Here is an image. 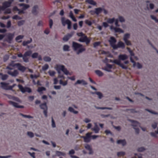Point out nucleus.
<instances>
[{
	"label": "nucleus",
	"mask_w": 158,
	"mask_h": 158,
	"mask_svg": "<svg viewBox=\"0 0 158 158\" xmlns=\"http://www.w3.org/2000/svg\"><path fill=\"white\" fill-rule=\"evenodd\" d=\"M116 40L114 37L111 36L110 37V40L108 41L110 43V45L113 49L115 50L118 48H121L122 49H124L125 48L124 44L121 41H119L117 44H115L116 42Z\"/></svg>",
	"instance_id": "obj_1"
},
{
	"label": "nucleus",
	"mask_w": 158,
	"mask_h": 158,
	"mask_svg": "<svg viewBox=\"0 0 158 158\" xmlns=\"http://www.w3.org/2000/svg\"><path fill=\"white\" fill-rule=\"evenodd\" d=\"M32 52L31 50H29L25 52L23 55L21 53H20L18 54L17 56L19 57H22L24 61L27 62L29 61V60L27 56H30L32 54Z\"/></svg>",
	"instance_id": "obj_2"
},
{
	"label": "nucleus",
	"mask_w": 158,
	"mask_h": 158,
	"mask_svg": "<svg viewBox=\"0 0 158 158\" xmlns=\"http://www.w3.org/2000/svg\"><path fill=\"white\" fill-rule=\"evenodd\" d=\"M129 120L132 123L131 126L134 127L133 128L135 130L136 133L138 134L139 132V129L138 128H136V127H140V123L137 121L134 120L129 119Z\"/></svg>",
	"instance_id": "obj_3"
},
{
	"label": "nucleus",
	"mask_w": 158,
	"mask_h": 158,
	"mask_svg": "<svg viewBox=\"0 0 158 158\" xmlns=\"http://www.w3.org/2000/svg\"><path fill=\"white\" fill-rule=\"evenodd\" d=\"M61 21L62 25L64 26H65L66 24L68 25V29H70L71 28V22L69 19L65 20V18L64 17H62L61 18Z\"/></svg>",
	"instance_id": "obj_4"
},
{
	"label": "nucleus",
	"mask_w": 158,
	"mask_h": 158,
	"mask_svg": "<svg viewBox=\"0 0 158 158\" xmlns=\"http://www.w3.org/2000/svg\"><path fill=\"white\" fill-rule=\"evenodd\" d=\"M109 62H112L118 65L121 67L122 69H127L128 67L127 66L124 65L123 64L120 63L119 60H118L117 59H115L114 60H112L111 59L109 60Z\"/></svg>",
	"instance_id": "obj_5"
},
{
	"label": "nucleus",
	"mask_w": 158,
	"mask_h": 158,
	"mask_svg": "<svg viewBox=\"0 0 158 158\" xmlns=\"http://www.w3.org/2000/svg\"><path fill=\"white\" fill-rule=\"evenodd\" d=\"M18 87L19 89L23 93H24L26 92L28 93H31L32 92L31 89L29 87H23L22 85L20 84L18 85Z\"/></svg>",
	"instance_id": "obj_6"
},
{
	"label": "nucleus",
	"mask_w": 158,
	"mask_h": 158,
	"mask_svg": "<svg viewBox=\"0 0 158 158\" xmlns=\"http://www.w3.org/2000/svg\"><path fill=\"white\" fill-rule=\"evenodd\" d=\"M91 132H88L86 134L85 136H83L81 138H83L85 142L88 143L91 140Z\"/></svg>",
	"instance_id": "obj_7"
},
{
	"label": "nucleus",
	"mask_w": 158,
	"mask_h": 158,
	"mask_svg": "<svg viewBox=\"0 0 158 158\" xmlns=\"http://www.w3.org/2000/svg\"><path fill=\"white\" fill-rule=\"evenodd\" d=\"M57 69L60 70L62 71L66 75H70L69 72L67 70V69L65 68L64 66L63 65H58L57 67Z\"/></svg>",
	"instance_id": "obj_8"
},
{
	"label": "nucleus",
	"mask_w": 158,
	"mask_h": 158,
	"mask_svg": "<svg viewBox=\"0 0 158 158\" xmlns=\"http://www.w3.org/2000/svg\"><path fill=\"white\" fill-rule=\"evenodd\" d=\"M79 41L81 42H85L87 44H89L90 41V40L85 35L81 37L79 39Z\"/></svg>",
	"instance_id": "obj_9"
},
{
	"label": "nucleus",
	"mask_w": 158,
	"mask_h": 158,
	"mask_svg": "<svg viewBox=\"0 0 158 158\" xmlns=\"http://www.w3.org/2000/svg\"><path fill=\"white\" fill-rule=\"evenodd\" d=\"M74 33V31H71L70 33L66 35H65L63 38V40L65 41H67L69 38L72 37Z\"/></svg>",
	"instance_id": "obj_10"
},
{
	"label": "nucleus",
	"mask_w": 158,
	"mask_h": 158,
	"mask_svg": "<svg viewBox=\"0 0 158 158\" xmlns=\"http://www.w3.org/2000/svg\"><path fill=\"white\" fill-rule=\"evenodd\" d=\"M73 48L74 50L76 51L78 48L82 47V45L76 42H73Z\"/></svg>",
	"instance_id": "obj_11"
},
{
	"label": "nucleus",
	"mask_w": 158,
	"mask_h": 158,
	"mask_svg": "<svg viewBox=\"0 0 158 158\" xmlns=\"http://www.w3.org/2000/svg\"><path fill=\"white\" fill-rule=\"evenodd\" d=\"M128 57L127 56L126 54H120L118 56V60H119L120 63L121 60H124L127 59Z\"/></svg>",
	"instance_id": "obj_12"
},
{
	"label": "nucleus",
	"mask_w": 158,
	"mask_h": 158,
	"mask_svg": "<svg viewBox=\"0 0 158 158\" xmlns=\"http://www.w3.org/2000/svg\"><path fill=\"white\" fill-rule=\"evenodd\" d=\"M8 102L10 104L12 105L14 107L16 108H22L24 107L23 106L19 105L18 103L11 101H9Z\"/></svg>",
	"instance_id": "obj_13"
},
{
	"label": "nucleus",
	"mask_w": 158,
	"mask_h": 158,
	"mask_svg": "<svg viewBox=\"0 0 158 158\" xmlns=\"http://www.w3.org/2000/svg\"><path fill=\"white\" fill-rule=\"evenodd\" d=\"M14 33H9L7 36V39L6 40V41L9 43H11V41L13 40L14 37Z\"/></svg>",
	"instance_id": "obj_14"
},
{
	"label": "nucleus",
	"mask_w": 158,
	"mask_h": 158,
	"mask_svg": "<svg viewBox=\"0 0 158 158\" xmlns=\"http://www.w3.org/2000/svg\"><path fill=\"white\" fill-rule=\"evenodd\" d=\"M7 73L12 77H15L19 74V72L18 70H15L13 72L8 71H7Z\"/></svg>",
	"instance_id": "obj_15"
},
{
	"label": "nucleus",
	"mask_w": 158,
	"mask_h": 158,
	"mask_svg": "<svg viewBox=\"0 0 158 158\" xmlns=\"http://www.w3.org/2000/svg\"><path fill=\"white\" fill-rule=\"evenodd\" d=\"M103 8L101 7L96 8L95 9V11L91 10L90 12H93L94 13L98 15L103 11Z\"/></svg>",
	"instance_id": "obj_16"
},
{
	"label": "nucleus",
	"mask_w": 158,
	"mask_h": 158,
	"mask_svg": "<svg viewBox=\"0 0 158 158\" xmlns=\"http://www.w3.org/2000/svg\"><path fill=\"white\" fill-rule=\"evenodd\" d=\"M11 2L10 1H5L2 3V6L5 9L10 6Z\"/></svg>",
	"instance_id": "obj_17"
},
{
	"label": "nucleus",
	"mask_w": 158,
	"mask_h": 158,
	"mask_svg": "<svg viewBox=\"0 0 158 158\" xmlns=\"http://www.w3.org/2000/svg\"><path fill=\"white\" fill-rule=\"evenodd\" d=\"M16 67L18 68L19 70L22 72L26 70V68L21 65L20 63H17Z\"/></svg>",
	"instance_id": "obj_18"
},
{
	"label": "nucleus",
	"mask_w": 158,
	"mask_h": 158,
	"mask_svg": "<svg viewBox=\"0 0 158 158\" xmlns=\"http://www.w3.org/2000/svg\"><path fill=\"white\" fill-rule=\"evenodd\" d=\"M38 9V6L37 5H35L33 8L32 13L34 15H36L38 14L37 9Z\"/></svg>",
	"instance_id": "obj_19"
},
{
	"label": "nucleus",
	"mask_w": 158,
	"mask_h": 158,
	"mask_svg": "<svg viewBox=\"0 0 158 158\" xmlns=\"http://www.w3.org/2000/svg\"><path fill=\"white\" fill-rule=\"evenodd\" d=\"M9 84V83H6L4 82H1L0 83L1 87L3 89L6 90H7V89L8 85Z\"/></svg>",
	"instance_id": "obj_20"
},
{
	"label": "nucleus",
	"mask_w": 158,
	"mask_h": 158,
	"mask_svg": "<svg viewBox=\"0 0 158 158\" xmlns=\"http://www.w3.org/2000/svg\"><path fill=\"white\" fill-rule=\"evenodd\" d=\"M106 66L105 68V70L108 72H110V69L112 68V65L107 63L106 64Z\"/></svg>",
	"instance_id": "obj_21"
},
{
	"label": "nucleus",
	"mask_w": 158,
	"mask_h": 158,
	"mask_svg": "<svg viewBox=\"0 0 158 158\" xmlns=\"http://www.w3.org/2000/svg\"><path fill=\"white\" fill-rule=\"evenodd\" d=\"M94 124V128H92V130L93 131H94L95 133H98L100 130V129L99 127H98L96 123H95Z\"/></svg>",
	"instance_id": "obj_22"
},
{
	"label": "nucleus",
	"mask_w": 158,
	"mask_h": 158,
	"mask_svg": "<svg viewBox=\"0 0 158 158\" xmlns=\"http://www.w3.org/2000/svg\"><path fill=\"white\" fill-rule=\"evenodd\" d=\"M82 83L83 85H86L87 83L84 80H78L75 83V85L77 84H80Z\"/></svg>",
	"instance_id": "obj_23"
},
{
	"label": "nucleus",
	"mask_w": 158,
	"mask_h": 158,
	"mask_svg": "<svg viewBox=\"0 0 158 158\" xmlns=\"http://www.w3.org/2000/svg\"><path fill=\"white\" fill-rule=\"evenodd\" d=\"M19 5L20 6H23V10H25L30 7V6L29 5L24 3L19 4Z\"/></svg>",
	"instance_id": "obj_24"
},
{
	"label": "nucleus",
	"mask_w": 158,
	"mask_h": 158,
	"mask_svg": "<svg viewBox=\"0 0 158 158\" xmlns=\"http://www.w3.org/2000/svg\"><path fill=\"white\" fill-rule=\"evenodd\" d=\"M85 2L94 6H95L97 4L96 2L93 0H86Z\"/></svg>",
	"instance_id": "obj_25"
},
{
	"label": "nucleus",
	"mask_w": 158,
	"mask_h": 158,
	"mask_svg": "<svg viewBox=\"0 0 158 158\" xmlns=\"http://www.w3.org/2000/svg\"><path fill=\"white\" fill-rule=\"evenodd\" d=\"M117 143L118 144H121L123 146L125 145L126 144V142L125 139L118 140L117 141Z\"/></svg>",
	"instance_id": "obj_26"
},
{
	"label": "nucleus",
	"mask_w": 158,
	"mask_h": 158,
	"mask_svg": "<svg viewBox=\"0 0 158 158\" xmlns=\"http://www.w3.org/2000/svg\"><path fill=\"white\" fill-rule=\"evenodd\" d=\"M40 108L43 109L44 110L47 109V104L46 102H44L40 104Z\"/></svg>",
	"instance_id": "obj_27"
},
{
	"label": "nucleus",
	"mask_w": 158,
	"mask_h": 158,
	"mask_svg": "<svg viewBox=\"0 0 158 158\" xmlns=\"http://www.w3.org/2000/svg\"><path fill=\"white\" fill-rule=\"evenodd\" d=\"M32 39L31 38H30V40H27V41H24L23 42V45L24 46H26L27 44H29L31 42Z\"/></svg>",
	"instance_id": "obj_28"
},
{
	"label": "nucleus",
	"mask_w": 158,
	"mask_h": 158,
	"mask_svg": "<svg viewBox=\"0 0 158 158\" xmlns=\"http://www.w3.org/2000/svg\"><path fill=\"white\" fill-rule=\"evenodd\" d=\"M96 109H102V110H105V109H108L109 110H112V108L111 107H99L97 106H95Z\"/></svg>",
	"instance_id": "obj_29"
},
{
	"label": "nucleus",
	"mask_w": 158,
	"mask_h": 158,
	"mask_svg": "<svg viewBox=\"0 0 158 158\" xmlns=\"http://www.w3.org/2000/svg\"><path fill=\"white\" fill-rule=\"evenodd\" d=\"M95 73L99 77L102 76L103 75V73L99 70H95Z\"/></svg>",
	"instance_id": "obj_30"
},
{
	"label": "nucleus",
	"mask_w": 158,
	"mask_h": 158,
	"mask_svg": "<svg viewBox=\"0 0 158 158\" xmlns=\"http://www.w3.org/2000/svg\"><path fill=\"white\" fill-rule=\"evenodd\" d=\"M19 114L24 118H33V117L30 115H25L22 113H20Z\"/></svg>",
	"instance_id": "obj_31"
},
{
	"label": "nucleus",
	"mask_w": 158,
	"mask_h": 158,
	"mask_svg": "<svg viewBox=\"0 0 158 158\" xmlns=\"http://www.w3.org/2000/svg\"><path fill=\"white\" fill-rule=\"evenodd\" d=\"M46 90V89L45 88L43 87H39L38 88L37 91L40 93H41V92L43 91H45Z\"/></svg>",
	"instance_id": "obj_32"
},
{
	"label": "nucleus",
	"mask_w": 158,
	"mask_h": 158,
	"mask_svg": "<svg viewBox=\"0 0 158 158\" xmlns=\"http://www.w3.org/2000/svg\"><path fill=\"white\" fill-rule=\"evenodd\" d=\"M114 31L116 32L123 33V30L119 28H114Z\"/></svg>",
	"instance_id": "obj_33"
},
{
	"label": "nucleus",
	"mask_w": 158,
	"mask_h": 158,
	"mask_svg": "<svg viewBox=\"0 0 158 158\" xmlns=\"http://www.w3.org/2000/svg\"><path fill=\"white\" fill-rule=\"evenodd\" d=\"M6 95L7 96L8 98L9 99H12L14 100H16L17 101H18V100L19 99L18 98H16L15 97L12 96L11 95Z\"/></svg>",
	"instance_id": "obj_34"
},
{
	"label": "nucleus",
	"mask_w": 158,
	"mask_h": 158,
	"mask_svg": "<svg viewBox=\"0 0 158 158\" xmlns=\"http://www.w3.org/2000/svg\"><path fill=\"white\" fill-rule=\"evenodd\" d=\"M115 20L114 18L109 19L107 21V22L109 23H112L115 21Z\"/></svg>",
	"instance_id": "obj_35"
},
{
	"label": "nucleus",
	"mask_w": 158,
	"mask_h": 158,
	"mask_svg": "<svg viewBox=\"0 0 158 158\" xmlns=\"http://www.w3.org/2000/svg\"><path fill=\"white\" fill-rule=\"evenodd\" d=\"M85 23L86 24L89 26H91L92 24V22L88 19L85 20Z\"/></svg>",
	"instance_id": "obj_36"
},
{
	"label": "nucleus",
	"mask_w": 158,
	"mask_h": 158,
	"mask_svg": "<svg viewBox=\"0 0 158 158\" xmlns=\"http://www.w3.org/2000/svg\"><path fill=\"white\" fill-rule=\"evenodd\" d=\"M130 37V34L128 33H127L124 35V37H123V40L124 41L126 40H128V39Z\"/></svg>",
	"instance_id": "obj_37"
},
{
	"label": "nucleus",
	"mask_w": 158,
	"mask_h": 158,
	"mask_svg": "<svg viewBox=\"0 0 158 158\" xmlns=\"http://www.w3.org/2000/svg\"><path fill=\"white\" fill-rule=\"evenodd\" d=\"M79 50L77 52V54H79V53L82 52H83L85 51V48L81 47L78 48Z\"/></svg>",
	"instance_id": "obj_38"
},
{
	"label": "nucleus",
	"mask_w": 158,
	"mask_h": 158,
	"mask_svg": "<svg viewBox=\"0 0 158 158\" xmlns=\"http://www.w3.org/2000/svg\"><path fill=\"white\" fill-rule=\"evenodd\" d=\"M60 83L63 86H65L67 85L68 82L67 81H63L62 80H60Z\"/></svg>",
	"instance_id": "obj_39"
},
{
	"label": "nucleus",
	"mask_w": 158,
	"mask_h": 158,
	"mask_svg": "<svg viewBox=\"0 0 158 158\" xmlns=\"http://www.w3.org/2000/svg\"><path fill=\"white\" fill-rule=\"evenodd\" d=\"M44 60L46 62H49L51 61V59L49 56H45L44 57Z\"/></svg>",
	"instance_id": "obj_40"
},
{
	"label": "nucleus",
	"mask_w": 158,
	"mask_h": 158,
	"mask_svg": "<svg viewBox=\"0 0 158 158\" xmlns=\"http://www.w3.org/2000/svg\"><path fill=\"white\" fill-rule=\"evenodd\" d=\"M125 154V152H118L117 153V155L118 156H123Z\"/></svg>",
	"instance_id": "obj_41"
},
{
	"label": "nucleus",
	"mask_w": 158,
	"mask_h": 158,
	"mask_svg": "<svg viewBox=\"0 0 158 158\" xmlns=\"http://www.w3.org/2000/svg\"><path fill=\"white\" fill-rule=\"evenodd\" d=\"M8 75L6 74H3L2 73V80H5L7 79L8 78Z\"/></svg>",
	"instance_id": "obj_42"
},
{
	"label": "nucleus",
	"mask_w": 158,
	"mask_h": 158,
	"mask_svg": "<svg viewBox=\"0 0 158 158\" xmlns=\"http://www.w3.org/2000/svg\"><path fill=\"white\" fill-rule=\"evenodd\" d=\"M69 46L68 45H65L63 46V50L64 51H69Z\"/></svg>",
	"instance_id": "obj_43"
},
{
	"label": "nucleus",
	"mask_w": 158,
	"mask_h": 158,
	"mask_svg": "<svg viewBox=\"0 0 158 158\" xmlns=\"http://www.w3.org/2000/svg\"><path fill=\"white\" fill-rule=\"evenodd\" d=\"M56 155L58 156H60L61 155L64 156L65 155V153H64L62 152L57 151L56 152Z\"/></svg>",
	"instance_id": "obj_44"
},
{
	"label": "nucleus",
	"mask_w": 158,
	"mask_h": 158,
	"mask_svg": "<svg viewBox=\"0 0 158 158\" xmlns=\"http://www.w3.org/2000/svg\"><path fill=\"white\" fill-rule=\"evenodd\" d=\"M8 64L9 65V66H10L12 67H14L17 66V63H15L14 61H12L11 62L9 63Z\"/></svg>",
	"instance_id": "obj_45"
},
{
	"label": "nucleus",
	"mask_w": 158,
	"mask_h": 158,
	"mask_svg": "<svg viewBox=\"0 0 158 158\" xmlns=\"http://www.w3.org/2000/svg\"><path fill=\"white\" fill-rule=\"evenodd\" d=\"M50 76L52 77L54 76L56 72L54 71L49 70L48 72Z\"/></svg>",
	"instance_id": "obj_46"
},
{
	"label": "nucleus",
	"mask_w": 158,
	"mask_h": 158,
	"mask_svg": "<svg viewBox=\"0 0 158 158\" xmlns=\"http://www.w3.org/2000/svg\"><path fill=\"white\" fill-rule=\"evenodd\" d=\"M12 19H14L17 20V19H21L22 18L18 16L17 15H14L12 17Z\"/></svg>",
	"instance_id": "obj_47"
},
{
	"label": "nucleus",
	"mask_w": 158,
	"mask_h": 158,
	"mask_svg": "<svg viewBox=\"0 0 158 158\" xmlns=\"http://www.w3.org/2000/svg\"><path fill=\"white\" fill-rule=\"evenodd\" d=\"M48 68V65L47 64H46L42 67V69L43 71H45Z\"/></svg>",
	"instance_id": "obj_48"
},
{
	"label": "nucleus",
	"mask_w": 158,
	"mask_h": 158,
	"mask_svg": "<svg viewBox=\"0 0 158 158\" xmlns=\"http://www.w3.org/2000/svg\"><path fill=\"white\" fill-rule=\"evenodd\" d=\"M25 23V20H22L19 21L18 22V25L19 26H21L23 25Z\"/></svg>",
	"instance_id": "obj_49"
},
{
	"label": "nucleus",
	"mask_w": 158,
	"mask_h": 158,
	"mask_svg": "<svg viewBox=\"0 0 158 158\" xmlns=\"http://www.w3.org/2000/svg\"><path fill=\"white\" fill-rule=\"evenodd\" d=\"M24 37L23 35H19L18 36L15 38V40L17 41H18L20 39H22Z\"/></svg>",
	"instance_id": "obj_50"
},
{
	"label": "nucleus",
	"mask_w": 158,
	"mask_h": 158,
	"mask_svg": "<svg viewBox=\"0 0 158 158\" xmlns=\"http://www.w3.org/2000/svg\"><path fill=\"white\" fill-rule=\"evenodd\" d=\"M95 93L98 96L99 98H101L102 97V94L100 92H97Z\"/></svg>",
	"instance_id": "obj_51"
},
{
	"label": "nucleus",
	"mask_w": 158,
	"mask_h": 158,
	"mask_svg": "<svg viewBox=\"0 0 158 158\" xmlns=\"http://www.w3.org/2000/svg\"><path fill=\"white\" fill-rule=\"evenodd\" d=\"M27 134L31 138H32L34 136V134L31 132L28 131L27 133Z\"/></svg>",
	"instance_id": "obj_52"
},
{
	"label": "nucleus",
	"mask_w": 158,
	"mask_h": 158,
	"mask_svg": "<svg viewBox=\"0 0 158 158\" xmlns=\"http://www.w3.org/2000/svg\"><path fill=\"white\" fill-rule=\"evenodd\" d=\"M38 54L37 52H35L33 53L32 56L31 57L33 58H37L38 56Z\"/></svg>",
	"instance_id": "obj_53"
},
{
	"label": "nucleus",
	"mask_w": 158,
	"mask_h": 158,
	"mask_svg": "<svg viewBox=\"0 0 158 158\" xmlns=\"http://www.w3.org/2000/svg\"><path fill=\"white\" fill-rule=\"evenodd\" d=\"M101 44L100 42H95L94 43L93 45L94 47L95 48L96 47L99 45Z\"/></svg>",
	"instance_id": "obj_54"
},
{
	"label": "nucleus",
	"mask_w": 158,
	"mask_h": 158,
	"mask_svg": "<svg viewBox=\"0 0 158 158\" xmlns=\"http://www.w3.org/2000/svg\"><path fill=\"white\" fill-rule=\"evenodd\" d=\"M39 77V76L36 75H32L31 74L30 75V78L32 79H33L34 78H37Z\"/></svg>",
	"instance_id": "obj_55"
},
{
	"label": "nucleus",
	"mask_w": 158,
	"mask_h": 158,
	"mask_svg": "<svg viewBox=\"0 0 158 158\" xmlns=\"http://www.w3.org/2000/svg\"><path fill=\"white\" fill-rule=\"evenodd\" d=\"M151 17L152 19L154 20L156 23H158V19L156 18L153 15H151Z\"/></svg>",
	"instance_id": "obj_56"
},
{
	"label": "nucleus",
	"mask_w": 158,
	"mask_h": 158,
	"mask_svg": "<svg viewBox=\"0 0 158 158\" xmlns=\"http://www.w3.org/2000/svg\"><path fill=\"white\" fill-rule=\"evenodd\" d=\"M127 49L129 52L130 55L131 56H134V53L133 52L132 50H131L129 48H127Z\"/></svg>",
	"instance_id": "obj_57"
},
{
	"label": "nucleus",
	"mask_w": 158,
	"mask_h": 158,
	"mask_svg": "<svg viewBox=\"0 0 158 158\" xmlns=\"http://www.w3.org/2000/svg\"><path fill=\"white\" fill-rule=\"evenodd\" d=\"M53 24V22L52 20V19H50L49 20V25L50 28H52Z\"/></svg>",
	"instance_id": "obj_58"
},
{
	"label": "nucleus",
	"mask_w": 158,
	"mask_h": 158,
	"mask_svg": "<svg viewBox=\"0 0 158 158\" xmlns=\"http://www.w3.org/2000/svg\"><path fill=\"white\" fill-rule=\"evenodd\" d=\"M145 150V149L143 147H141L138 148L137 151L138 152H142Z\"/></svg>",
	"instance_id": "obj_59"
},
{
	"label": "nucleus",
	"mask_w": 158,
	"mask_h": 158,
	"mask_svg": "<svg viewBox=\"0 0 158 158\" xmlns=\"http://www.w3.org/2000/svg\"><path fill=\"white\" fill-rule=\"evenodd\" d=\"M77 35L79 37H81L84 36L85 34L83 33L82 32H78L77 33Z\"/></svg>",
	"instance_id": "obj_60"
},
{
	"label": "nucleus",
	"mask_w": 158,
	"mask_h": 158,
	"mask_svg": "<svg viewBox=\"0 0 158 158\" xmlns=\"http://www.w3.org/2000/svg\"><path fill=\"white\" fill-rule=\"evenodd\" d=\"M11 13V11L10 9L8 8L6 9L4 12L5 14H10Z\"/></svg>",
	"instance_id": "obj_61"
},
{
	"label": "nucleus",
	"mask_w": 158,
	"mask_h": 158,
	"mask_svg": "<svg viewBox=\"0 0 158 158\" xmlns=\"http://www.w3.org/2000/svg\"><path fill=\"white\" fill-rule=\"evenodd\" d=\"M130 60L131 61L132 63H133V66L134 67H135L136 66V62H135V61L133 60V59L132 57H130Z\"/></svg>",
	"instance_id": "obj_62"
},
{
	"label": "nucleus",
	"mask_w": 158,
	"mask_h": 158,
	"mask_svg": "<svg viewBox=\"0 0 158 158\" xmlns=\"http://www.w3.org/2000/svg\"><path fill=\"white\" fill-rule=\"evenodd\" d=\"M9 56L7 55H5L3 57V61L6 62L9 59Z\"/></svg>",
	"instance_id": "obj_63"
},
{
	"label": "nucleus",
	"mask_w": 158,
	"mask_h": 158,
	"mask_svg": "<svg viewBox=\"0 0 158 158\" xmlns=\"http://www.w3.org/2000/svg\"><path fill=\"white\" fill-rule=\"evenodd\" d=\"M85 147L86 149L88 150H89L91 148H92L88 144H86L85 146Z\"/></svg>",
	"instance_id": "obj_64"
}]
</instances>
